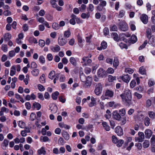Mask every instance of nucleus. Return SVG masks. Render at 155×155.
<instances>
[{"mask_svg": "<svg viewBox=\"0 0 155 155\" xmlns=\"http://www.w3.org/2000/svg\"><path fill=\"white\" fill-rule=\"evenodd\" d=\"M9 110L8 108L3 107L1 108V111H0V115L2 116L3 115L4 113H7L8 112Z\"/></svg>", "mask_w": 155, "mask_h": 155, "instance_id": "nucleus-19", "label": "nucleus"}, {"mask_svg": "<svg viewBox=\"0 0 155 155\" xmlns=\"http://www.w3.org/2000/svg\"><path fill=\"white\" fill-rule=\"evenodd\" d=\"M67 42V40L63 38L58 39V43L60 45L63 46L65 45Z\"/></svg>", "mask_w": 155, "mask_h": 155, "instance_id": "nucleus-12", "label": "nucleus"}, {"mask_svg": "<svg viewBox=\"0 0 155 155\" xmlns=\"http://www.w3.org/2000/svg\"><path fill=\"white\" fill-rule=\"evenodd\" d=\"M135 146L137 147V148L140 150L142 149V146L141 143H136L135 144Z\"/></svg>", "mask_w": 155, "mask_h": 155, "instance_id": "nucleus-62", "label": "nucleus"}, {"mask_svg": "<svg viewBox=\"0 0 155 155\" xmlns=\"http://www.w3.org/2000/svg\"><path fill=\"white\" fill-rule=\"evenodd\" d=\"M63 136L64 139L67 140H68L69 138V135L66 132H64L63 133Z\"/></svg>", "mask_w": 155, "mask_h": 155, "instance_id": "nucleus-43", "label": "nucleus"}, {"mask_svg": "<svg viewBox=\"0 0 155 155\" xmlns=\"http://www.w3.org/2000/svg\"><path fill=\"white\" fill-rule=\"evenodd\" d=\"M144 122L146 126H149L150 123V119L148 117H145L144 119Z\"/></svg>", "mask_w": 155, "mask_h": 155, "instance_id": "nucleus-35", "label": "nucleus"}, {"mask_svg": "<svg viewBox=\"0 0 155 155\" xmlns=\"http://www.w3.org/2000/svg\"><path fill=\"white\" fill-rule=\"evenodd\" d=\"M18 126L22 128H25V123L22 121H19L18 123Z\"/></svg>", "mask_w": 155, "mask_h": 155, "instance_id": "nucleus-28", "label": "nucleus"}, {"mask_svg": "<svg viewBox=\"0 0 155 155\" xmlns=\"http://www.w3.org/2000/svg\"><path fill=\"white\" fill-rule=\"evenodd\" d=\"M124 15L125 11L123 10H121L119 12V17L120 18H122L124 16Z\"/></svg>", "mask_w": 155, "mask_h": 155, "instance_id": "nucleus-47", "label": "nucleus"}, {"mask_svg": "<svg viewBox=\"0 0 155 155\" xmlns=\"http://www.w3.org/2000/svg\"><path fill=\"white\" fill-rule=\"evenodd\" d=\"M148 114L149 117L152 118L153 119L155 116V113L153 111H149Z\"/></svg>", "mask_w": 155, "mask_h": 155, "instance_id": "nucleus-50", "label": "nucleus"}, {"mask_svg": "<svg viewBox=\"0 0 155 155\" xmlns=\"http://www.w3.org/2000/svg\"><path fill=\"white\" fill-rule=\"evenodd\" d=\"M81 81L85 87H88L91 85L92 81L91 78H81Z\"/></svg>", "mask_w": 155, "mask_h": 155, "instance_id": "nucleus-4", "label": "nucleus"}, {"mask_svg": "<svg viewBox=\"0 0 155 155\" xmlns=\"http://www.w3.org/2000/svg\"><path fill=\"white\" fill-rule=\"evenodd\" d=\"M119 112L120 114L122 116H124L126 114V110L124 108H123L121 109H120L119 110Z\"/></svg>", "mask_w": 155, "mask_h": 155, "instance_id": "nucleus-45", "label": "nucleus"}, {"mask_svg": "<svg viewBox=\"0 0 155 155\" xmlns=\"http://www.w3.org/2000/svg\"><path fill=\"white\" fill-rule=\"evenodd\" d=\"M134 95L138 99L141 98L142 96L141 94L136 92H135L134 93Z\"/></svg>", "mask_w": 155, "mask_h": 155, "instance_id": "nucleus-48", "label": "nucleus"}, {"mask_svg": "<svg viewBox=\"0 0 155 155\" xmlns=\"http://www.w3.org/2000/svg\"><path fill=\"white\" fill-rule=\"evenodd\" d=\"M144 132L146 138H149L151 137L152 133V131L149 129L145 130Z\"/></svg>", "mask_w": 155, "mask_h": 155, "instance_id": "nucleus-16", "label": "nucleus"}, {"mask_svg": "<svg viewBox=\"0 0 155 155\" xmlns=\"http://www.w3.org/2000/svg\"><path fill=\"white\" fill-rule=\"evenodd\" d=\"M140 19L144 24H147L148 21V16L145 14H143L140 17Z\"/></svg>", "mask_w": 155, "mask_h": 155, "instance_id": "nucleus-9", "label": "nucleus"}, {"mask_svg": "<svg viewBox=\"0 0 155 155\" xmlns=\"http://www.w3.org/2000/svg\"><path fill=\"white\" fill-rule=\"evenodd\" d=\"M39 59L41 63L43 64L45 63V58L43 56H40L39 57Z\"/></svg>", "mask_w": 155, "mask_h": 155, "instance_id": "nucleus-64", "label": "nucleus"}, {"mask_svg": "<svg viewBox=\"0 0 155 155\" xmlns=\"http://www.w3.org/2000/svg\"><path fill=\"white\" fill-rule=\"evenodd\" d=\"M39 44L41 47H44L45 44V41L42 40H40L39 41Z\"/></svg>", "mask_w": 155, "mask_h": 155, "instance_id": "nucleus-53", "label": "nucleus"}, {"mask_svg": "<svg viewBox=\"0 0 155 155\" xmlns=\"http://www.w3.org/2000/svg\"><path fill=\"white\" fill-rule=\"evenodd\" d=\"M155 84V82L154 81L150 80L148 82V84L149 87H151Z\"/></svg>", "mask_w": 155, "mask_h": 155, "instance_id": "nucleus-55", "label": "nucleus"}, {"mask_svg": "<svg viewBox=\"0 0 155 155\" xmlns=\"http://www.w3.org/2000/svg\"><path fill=\"white\" fill-rule=\"evenodd\" d=\"M136 84V82L135 81L133 80L130 83V86L132 88H133L135 86Z\"/></svg>", "mask_w": 155, "mask_h": 155, "instance_id": "nucleus-56", "label": "nucleus"}, {"mask_svg": "<svg viewBox=\"0 0 155 155\" xmlns=\"http://www.w3.org/2000/svg\"><path fill=\"white\" fill-rule=\"evenodd\" d=\"M76 16L75 15L73 14L71 15V19L70 20V23L71 24L73 25H74L75 24L76 22L75 19Z\"/></svg>", "mask_w": 155, "mask_h": 155, "instance_id": "nucleus-20", "label": "nucleus"}, {"mask_svg": "<svg viewBox=\"0 0 155 155\" xmlns=\"http://www.w3.org/2000/svg\"><path fill=\"white\" fill-rule=\"evenodd\" d=\"M16 72L15 67V66H13L11 68V70L10 72V75L12 76L15 75Z\"/></svg>", "mask_w": 155, "mask_h": 155, "instance_id": "nucleus-24", "label": "nucleus"}, {"mask_svg": "<svg viewBox=\"0 0 155 155\" xmlns=\"http://www.w3.org/2000/svg\"><path fill=\"white\" fill-rule=\"evenodd\" d=\"M25 106L27 109L28 110H30L31 107V106L30 103L29 102H26L25 104Z\"/></svg>", "mask_w": 155, "mask_h": 155, "instance_id": "nucleus-58", "label": "nucleus"}, {"mask_svg": "<svg viewBox=\"0 0 155 155\" xmlns=\"http://www.w3.org/2000/svg\"><path fill=\"white\" fill-rule=\"evenodd\" d=\"M87 10L88 11L92 12L94 10V6L92 4H90L88 7L87 8Z\"/></svg>", "mask_w": 155, "mask_h": 155, "instance_id": "nucleus-44", "label": "nucleus"}, {"mask_svg": "<svg viewBox=\"0 0 155 155\" xmlns=\"http://www.w3.org/2000/svg\"><path fill=\"white\" fill-rule=\"evenodd\" d=\"M114 92L111 90H107L105 92H104L101 97L102 100L108 99L112 97L114 95Z\"/></svg>", "mask_w": 155, "mask_h": 155, "instance_id": "nucleus-2", "label": "nucleus"}, {"mask_svg": "<svg viewBox=\"0 0 155 155\" xmlns=\"http://www.w3.org/2000/svg\"><path fill=\"white\" fill-rule=\"evenodd\" d=\"M108 105L110 107H113L114 108H115L117 106H119V104H115V102L114 101H111L109 102Z\"/></svg>", "mask_w": 155, "mask_h": 155, "instance_id": "nucleus-30", "label": "nucleus"}, {"mask_svg": "<svg viewBox=\"0 0 155 155\" xmlns=\"http://www.w3.org/2000/svg\"><path fill=\"white\" fill-rule=\"evenodd\" d=\"M11 38V35L9 33L5 34L4 35V38L5 41H9Z\"/></svg>", "mask_w": 155, "mask_h": 155, "instance_id": "nucleus-15", "label": "nucleus"}, {"mask_svg": "<svg viewBox=\"0 0 155 155\" xmlns=\"http://www.w3.org/2000/svg\"><path fill=\"white\" fill-rule=\"evenodd\" d=\"M70 61L71 63L74 65L76 66L77 64V62L76 60L73 57H71L70 59Z\"/></svg>", "mask_w": 155, "mask_h": 155, "instance_id": "nucleus-33", "label": "nucleus"}, {"mask_svg": "<svg viewBox=\"0 0 155 155\" xmlns=\"http://www.w3.org/2000/svg\"><path fill=\"white\" fill-rule=\"evenodd\" d=\"M129 40L130 42L132 43H135L137 40V37L135 35H132Z\"/></svg>", "mask_w": 155, "mask_h": 155, "instance_id": "nucleus-23", "label": "nucleus"}, {"mask_svg": "<svg viewBox=\"0 0 155 155\" xmlns=\"http://www.w3.org/2000/svg\"><path fill=\"white\" fill-rule=\"evenodd\" d=\"M38 88L39 91H44L45 89L44 87L42 85L40 84L38 85Z\"/></svg>", "mask_w": 155, "mask_h": 155, "instance_id": "nucleus-42", "label": "nucleus"}, {"mask_svg": "<svg viewBox=\"0 0 155 155\" xmlns=\"http://www.w3.org/2000/svg\"><path fill=\"white\" fill-rule=\"evenodd\" d=\"M125 71L126 73H128L129 74L133 73L134 70L130 68H127L125 69Z\"/></svg>", "mask_w": 155, "mask_h": 155, "instance_id": "nucleus-36", "label": "nucleus"}, {"mask_svg": "<svg viewBox=\"0 0 155 155\" xmlns=\"http://www.w3.org/2000/svg\"><path fill=\"white\" fill-rule=\"evenodd\" d=\"M147 40L145 41H144V43L142 44V45L139 47V50H141L142 48H144L145 47V46L147 44Z\"/></svg>", "mask_w": 155, "mask_h": 155, "instance_id": "nucleus-54", "label": "nucleus"}, {"mask_svg": "<svg viewBox=\"0 0 155 155\" xmlns=\"http://www.w3.org/2000/svg\"><path fill=\"white\" fill-rule=\"evenodd\" d=\"M40 140L41 142H50V140L47 136H41L40 138Z\"/></svg>", "mask_w": 155, "mask_h": 155, "instance_id": "nucleus-17", "label": "nucleus"}, {"mask_svg": "<svg viewBox=\"0 0 155 155\" xmlns=\"http://www.w3.org/2000/svg\"><path fill=\"white\" fill-rule=\"evenodd\" d=\"M113 117L114 119L118 121H120L121 118L120 115L117 111H115L113 112Z\"/></svg>", "mask_w": 155, "mask_h": 155, "instance_id": "nucleus-7", "label": "nucleus"}, {"mask_svg": "<svg viewBox=\"0 0 155 155\" xmlns=\"http://www.w3.org/2000/svg\"><path fill=\"white\" fill-rule=\"evenodd\" d=\"M2 49L4 52L7 51L8 50L7 45H2Z\"/></svg>", "mask_w": 155, "mask_h": 155, "instance_id": "nucleus-52", "label": "nucleus"}, {"mask_svg": "<svg viewBox=\"0 0 155 155\" xmlns=\"http://www.w3.org/2000/svg\"><path fill=\"white\" fill-rule=\"evenodd\" d=\"M105 71H103V69L101 68L99 69L97 72L98 75L99 77H105Z\"/></svg>", "mask_w": 155, "mask_h": 155, "instance_id": "nucleus-13", "label": "nucleus"}, {"mask_svg": "<svg viewBox=\"0 0 155 155\" xmlns=\"http://www.w3.org/2000/svg\"><path fill=\"white\" fill-rule=\"evenodd\" d=\"M41 107V105L38 102H34L32 105V108L34 109H36L37 110H39Z\"/></svg>", "mask_w": 155, "mask_h": 155, "instance_id": "nucleus-10", "label": "nucleus"}, {"mask_svg": "<svg viewBox=\"0 0 155 155\" xmlns=\"http://www.w3.org/2000/svg\"><path fill=\"white\" fill-rule=\"evenodd\" d=\"M21 81L23 80L26 85H27L28 83L29 78H20Z\"/></svg>", "mask_w": 155, "mask_h": 155, "instance_id": "nucleus-51", "label": "nucleus"}, {"mask_svg": "<svg viewBox=\"0 0 155 155\" xmlns=\"http://www.w3.org/2000/svg\"><path fill=\"white\" fill-rule=\"evenodd\" d=\"M36 116L35 114L31 113L30 114V119L31 120L34 121L36 118Z\"/></svg>", "mask_w": 155, "mask_h": 155, "instance_id": "nucleus-40", "label": "nucleus"}, {"mask_svg": "<svg viewBox=\"0 0 155 155\" xmlns=\"http://www.w3.org/2000/svg\"><path fill=\"white\" fill-rule=\"evenodd\" d=\"M50 109L52 113H55L57 112L58 107L56 105L52 104L50 107Z\"/></svg>", "mask_w": 155, "mask_h": 155, "instance_id": "nucleus-14", "label": "nucleus"}, {"mask_svg": "<svg viewBox=\"0 0 155 155\" xmlns=\"http://www.w3.org/2000/svg\"><path fill=\"white\" fill-rule=\"evenodd\" d=\"M52 28L55 30L58 29L59 28V25L56 23H54L52 25Z\"/></svg>", "mask_w": 155, "mask_h": 155, "instance_id": "nucleus-41", "label": "nucleus"}, {"mask_svg": "<svg viewBox=\"0 0 155 155\" xmlns=\"http://www.w3.org/2000/svg\"><path fill=\"white\" fill-rule=\"evenodd\" d=\"M60 101L62 103H64L66 101V99L63 96H60L59 97Z\"/></svg>", "mask_w": 155, "mask_h": 155, "instance_id": "nucleus-59", "label": "nucleus"}, {"mask_svg": "<svg viewBox=\"0 0 155 155\" xmlns=\"http://www.w3.org/2000/svg\"><path fill=\"white\" fill-rule=\"evenodd\" d=\"M15 96L16 98L18 99L22 103H24V101L23 98H22L21 96L18 94H15Z\"/></svg>", "mask_w": 155, "mask_h": 155, "instance_id": "nucleus-29", "label": "nucleus"}, {"mask_svg": "<svg viewBox=\"0 0 155 155\" xmlns=\"http://www.w3.org/2000/svg\"><path fill=\"white\" fill-rule=\"evenodd\" d=\"M38 153L39 154H45L46 153L45 148L44 147H42L38 150Z\"/></svg>", "mask_w": 155, "mask_h": 155, "instance_id": "nucleus-21", "label": "nucleus"}, {"mask_svg": "<svg viewBox=\"0 0 155 155\" xmlns=\"http://www.w3.org/2000/svg\"><path fill=\"white\" fill-rule=\"evenodd\" d=\"M102 124L104 129L107 131H108L110 130V127L108 125L106 122H104L102 123Z\"/></svg>", "mask_w": 155, "mask_h": 155, "instance_id": "nucleus-27", "label": "nucleus"}, {"mask_svg": "<svg viewBox=\"0 0 155 155\" xmlns=\"http://www.w3.org/2000/svg\"><path fill=\"white\" fill-rule=\"evenodd\" d=\"M150 145L149 141L147 140H146L143 143V147L145 148H148Z\"/></svg>", "mask_w": 155, "mask_h": 155, "instance_id": "nucleus-25", "label": "nucleus"}, {"mask_svg": "<svg viewBox=\"0 0 155 155\" xmlns=\"http://www.w3.org/2000/svg\"><path fill=\"white\" fill-rule=\"evenodd\" d=\"M138 137H135V140L136 142H142L145 138L144 133L142 132H139L138 133Z\"/></svg>", "mask_w": 155, "mask_h": 155, "instance_id": "nucleus-3", "label": "nucleus"}, {"mask_svg": "<svg viewBox=\"0 0 155 155\" xmlns=\"http://www.w3.org/2000/svg\"><path fill=\"white\" fill-rule=\"evenodd\" d=\"M122 101L128 104H130L132 99L131 92L129 89H125L122 94L120 95Z\"/></svg>", "mask_w": 155, "mask_h": 155, "instance_id": "nucleus-1", "label": "nucleus"}, {"mask_svg": "<svg viewBox=\"0 0 155 155\" xmlns=\"http://www.w3.org/2000/svg\"><path fill=\"white\" fill-rule=\"evenodd\" d=\"M78 121L80 124H83L84 123L85 120L83 118H81L79 119Z\"/></svg>", "mask_w": 155, "mask_h": 155, "instance_id": "nucleus-63", "label": "nucleus"}, {"mask_svg": "<svg viewBox=\"0 0 155 155\" xmlns=\"http://www.w3.org/2000/svg\"><path fill=\"white\" fill-rule=\"evenodd\" d=\"M147 33V37L148 38H150L151 37V30L150 29H148L146 31Z\"/></svg>", "mask_w": 155, "mask_h": 155, "instance_id": "nucleus-46", "label": "nucleus"}, {"mask_svg": "<svg viewBox=\"0 0 155 155\" xmlns=\"http://www.w3.org/2000/svg\"><path fill=\"white\" fill-rule=\"evenodd\" d=\"M71 32L69 30L65 31L64 33V36L66 38H68L71 35Z\"/></svg>", "mask_w": 155, "mask_h": 155, "instance_id": "nucleus-39", "label": "nucleus"}, {"mask_svg": "<svg viewBox=\"0 0 155 155\" xmlns=\"http://www.w3.org/2000/svg\"><path fill=\"white\" fill-rule=\"evenodd\" d=\"M139 72L142 74H146V70L143 67H141L139 69Z\"/></svg>", "mask_w": 155, "mask_h": 155, "instance_id": "nucleus-32", "label": "nucleus"}, {"mask_svg": "<svg viewBox=\"0 0 155 155\" xmlns=\"http://www.w3.org/2000/svg\"><path fill=\"white\" fill-rule=\"evenodd\" d=\"M112 142L116 144V143H117V141L118 140V139L117 138L114 136H113L112 137Z\"/></svg>", "mask_w": 155, "mask_h": 155, "instance_id": "nucleus-49", "label": "nucleus"}, {"mask_svg": "<svg viewBox=\"0 0 155 155\" xmlns=\"http://www.w3.org/2000/svg\"><path fill=\"white\" fill-rule=\"evenodd\" d=\"M52 51L54 52H58L60 50V48L58 45H56L54 47L51 48Z\"/></svg>", "mask_w": 155, "mask_h": 155, "instance_id": "nucleus-22", "label": "nucleus"}, {"mask_svg": "<svg viewBox=\"0 0 155 155\" xmlns=\"http://www.w3.org/2000/svg\"><path fill=\"white\" fill-rule=\"evenodd\" d=\"M8 141L7 139H5L2 144V147L3 150H5L8 145Z\"/></svg>", "mask_w": 155, "mask_h": 155, "instance_id": "nucleus-18", "label": "nucleus"}, {"mask_svg": "<svg viewBox=\"0 0 155 155\" xmlns=\"http://www.w3.org/2000/svg\"><path fill=\"white\" fill-rule=\"evenodd\" d=\"M3 14L5 16L10 15H11V12L8 10H6L4 12Z\"/></svg>", "mask_w": 155, "mask_h": 155, "instance_id": "nucleus-57", "label": "nucleus"}, {"mask_svg": "<svg viewBox=\"0 0 155 155\" xmlns=\"http://www.w3.org/2000/svg\"><path fill=\"white\" fill-rule=\"evenodd\" d=\"M81 17L83 18H88L90 17L89 13L88 12L87 14L84 13H82L81 15Z\"/></svg>", "mask_w": 155, "mask_h": 155, "instance_id": "nucleus-31", "label": "nucleus"}, {"mask_svg": "<svg viewBox=\"0 0 155 155\" xmlns=\"http://www.w3.org/2000/svg\"><path fill=\"white\" fill-rule=\"evenodd\" d=\"M120 29L123 31H126L128 29V27L127 23L125 21H123L120 22L119 24Z\"/></svg>", "mask_w": 155, "mask_h": 155, "instance_id": "nucleus-6", "label": "nucleus"}, {"mask_svg": "<svg viewBox=\"0 0 155 155\" xmlns=\"http://www.w3.org/2000/svg\"><path fill=\"white\" fill-rule=\"evenodd\" d=\"M115 132L118 135L120 136H121L123 134V130L120 126H117L115 128Z\"/></svg>", "mask_w": 155, "mask_h": 155, "instance_id": "nucleus-8", "label": "nucleus"}, {"mask_svg": "<svg viewBox=\"0 0 155 155\" xmlns=\"http://www.w3.org/2000/svg\"><path fill=\"white\" fill-rule=\"evenodd\" d=\"M56 0H51V5H52V7L53 8L55 7H57V5L56 3Z\"/></svg>", "mask_w": 155, "mask_h": 155, "instance_id": "nucleus-60", "label": "nucleus"}, {"mask_svg": "<svg viewBox=\"0 0 155 155\" xmlns=\"http://www.w3.org/2000/svg\"><path fill=\"white\" fill-rule=\"evenodd\" d=\"M124 141L122 140H118L117 143H116L117 146L118 147H120L122 146V144L124 143Z\"/></svg>", "mask_w": 155, "mask_h": 155, "instance_id": "nucleus-38", "label": "nucleus"}, {"mask_svg": "<svg viewBox=\"0 0 155 155\" xmlns=\"http://www.w3.org/2000/svg\"><path fill=\"white\" fill-rule=\"evenodd\" d=\"M59 94V92L57 91L53 93L52 94V99L54 100H56L57 99L58 96Z\"/></svg>", "mask_w": 155, "mask_h": 155, "instance_id": "nucleus-26", "label": "nucleus"}, {"mask_svg": "<svg viewBox=\"0 0 155 155\" xmlns=\"http://www.w3.org/2000/svg\"><path fill=\"white\" fill-rule=\"evenodd\" d=\"M119 46L122 48H127V46L124 43H123L122 42H121L119 44Z\"/></svg>", "mask_w": 155, "mask_h": 155, "instance_id": "nucleus-61", "label": "nucleus"}, {"mask_svg": "<svg viewBox=\"0 0 155 155\" xmlns=\"http://www.w3.org/2000/svg\"><path fill=\"white\" fill-rule=\"evenodd\" d=\"M119 64V61L118 59L115 58L114 60L113 66L115 68H116Z\"/></svg>", "mask_w": 155, "mask_h": 155, "instance_id": "nucleus-34", "label": "nucleus"}, {"mask_svg": "<svg viewBox=\"0 0 155 155\" xmlns=\"http://www.w3.org/2000/svg\"><path fill=\"white\" fill-rule=\"evenodd\" d=\"M96 104V100L93 97H91V102L89 103V106L90 107H92Z\"/></svg>", "mask_w": 155, "mask_h": 155, "instance_id": "nucleus-11", "label": "nucleus"}, {"mask_svg": "<svg viewBox=\"0 0 155 155\" xmlns=\"http://www.w3.org/2000/svg\"><path fill=\"white\" fill-rule=\"evenodd\" d=\"M102 86L101 84H98L96 86L94 93L97 95H99L102 92Z\"/></svg>", "mask_w": 155, "mask_h": 155, "instance_id": "nucleus-5", "label": "nucleus"}, {"mask_svg": "<svg viewBox=\"0 0 155 155\" xmlns=\"http://www.w3.org/2000/svg\"><path fill=\"white\" fill-rule=\"evenodd\" d=\"M112 36L114 40L118 41L119 38L118 35L116 33H113L112 34Z\"/></svg>", "mask_w": 155, "mask_h": 155, "instance_id": "nucleus-37", "label": "nucleus"}]
</instances>
